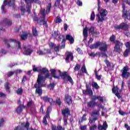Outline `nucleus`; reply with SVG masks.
I'll return each instance as SVG.
<instances>
[{
    "mask_svg": "<svg viewBox=\"0 0 130 130\" xmlns=\"http://www.w3.org/2000/svg\"><path fill=\"white\" fill-rule=\"evenodd\" d=\"M32 34L33 36H35V37H36L38 36V31L37 30V29L34 26L32 27Z\"/></svg>",
    "mask_w": 130,
    "mask_h": 130,
    "instance_id": "nucleus-25",
    "label": "nucleus"
},
{
    "mask_svg": "<svg viewBox=\"0 0 130 130\" xmlns=\"http://www.w3.org/2000/svg\"><path fill=\"white\" fill-rule=\"evenodd\" d=\"M47 118H50V116H47V115H46L43 117L42 122L43 124H44V125H47V124H48V123L47 122Z\"/></svg>",
    "mask_w": 130,
    "mask_h": 130,
    "instance_id": "nucleus-26",
    "label": "nucleus"
},
{
    "mask_svg": "<svg viewBox=\"0 0 130 130\" xmlns=\"http://www.w3.org/2000/svg\"><path fill=\"white\" fill-rule=\"evenodd\" d=\"M122 18L124 19L125 21H126V20H128L129 21L130 20V12L128 14V11H127V10H125V5L122 4Z\"/></svg>",
    "mask_w": 130,
    "mask_h": 130,
    "instance_id": "nucleus-10",
    "label": "nucleus"
},
{
    "mask_svg": "<svg viewBox=\"0 0 130 130\" xmlns=\"http://www.w3.org/2000/svg\"><path fill=\"white\" fill-rule=\"evenodd\" d=\"M86 116L87 115L84 114L81 117V119L79 120V124H81L83 121H86V120H87V118H86Z\"/></svg>",
    "mask_w": 130,
    "mask_h": 130,
    "instance_id": "nucleus-30",
    "label": "nucleus"
},
{
    "mask_svg": "<svg viewBox=\"0 0 130 130\" xmlns=\"http://www.w3.org/2000/svg\"><path fill=\"white\" fill-rule=\"evenodd\" d=\"M95 77L96 78V79L99 81H100V80H101L102 77L100 75H98V72H97V71L95 72Z\"/></svg>",
    "mask_w": 130,
    "mask_h": 130,
    "instance_id": "nucleus-52",
    "label": "nucleus"
},
{
    "mask_svg": "<svg viewBox=\"0 0 130 130\" xmlns=\"http://www.w3.org/2000/svg\"><path fill=\"white\" fill-rule=\"evenodd\" d=\"M126 48H128V49H130V43L129 42H127L125 44Z\"/></svg>",
    "mask_w": 130,
    "mask_h": 130,
    "instance_id": "nucleus-64",
    "label": "nucleus"
},
{
    "mask_svg": "<svg viewBox=\"0 0 130 130\" xmlns=\"http://www.w3.org/2000/svg\"><path fill=\"white\" fill-rule=\"evenodd\" d=\"M80 69H81V64L77 63L74 69V73L78 72V71H80Z\"/></svg>",
    "mask_w": 130,
    "mask_h": 130,
    "instance_id": "nucleus-33",
    "label": "nucleus"
},
{
    "mask_svg": "<svg viewBox=\"0 0 130 130\" xmlns=\"http://www.w3.org/2000/svg\"><path fill=\"white\" fill-rule=\"evenodd\" d=\"M107 127H108V125L106 122H104L103 125H101V124H99L98 125V130H106L107 129Z\"/></svg>",
    "mask_w": 130,
    "mask_h": 130,
    "instance_id": "nucleus-20",
    "label": "nucleus"
},
{
    "mask_svg": "<svg viewBox=\"0 0 130 130\" xmlns=\"http://www.w3.org/2000/svg\"><path fill=\"white\" fill-rule=\"evenodd\" d=\"M21 125H24V127L27 129V130H29V126H30V123L29 122L26 121L25 124V123H21Z\"/></svg>",
    "mask_w": 130,
    "mask_h": 130,
    "instance_id": "nucleus-37",
    "label": "nucleus"
},
{
    "mask_svg": "<svg viewBox=\"0 0 130 130\" xmlns=\"http://www.w3.org/2000/svg\"><path fill=\"white\" fill-rule=\"evenodd\" d=\"M59 5H60V0H57L54 4L55 7H59Z\"/></svg>",
    "mask_w": 130,
    "mask_h": 130,
    "instance_id": "nucleus-57",
    "label": "nucleus"
},
{
    "mask_svg": "<svg viewBox=\"0 0 130 130\" xmlns=\"http://www.w3.org/2000/svg\"><path fill=\"white\" fill-rule=\"evenodd\" d=\"M55 86V84L54 83V82H53L52 83H50L48 85V88H49L50 90L51 89L52 90L54 88Z\"/></svg>",
    "mask_w": 130,
    "mask_h": 130,
    "instance_id": "nucleus-43",
    "label": "nucleus"
},
{
    "mask_svg": "<svg viewBox=\"0 0 130 130\" xmlns=\"http://www.w3.org/2000/svg\"><path fill=\"white\" fill-rule=\"evenodd\" d=\"M15 0H9L7 1V0H4L3 2V5L1 6L2 13L3 14H6L7 11L5 9V7L7 5L8 7H12L13 9L16 11V4H15Z\"/></svg>",
    "mask_w": 130,
    "mask_h": 130,
    "instance_id": "nucleus-7",
    "label": "nucleus"
},
{
    "mask_svg": "<svg viewBox=\"0 0 130 130\" xmlns=\"http://www.w3.org/2000/svg\"><path fill=\"white\" fill-rule=\"evenodd\" d=\"M81 71L82 73H84V74H88V72H87V69L86 68V65L84 63L81 68Z\"/></svg>",
    "mask_w": 130,
    "mask_h": 130,
    "instance_id": "nucleus-32",
    "label": "nucleus"
},
{
    "mask_svg": "<svg viewBox=\"0 0 130 130\" xmlns=\"http://www.w3.org/2000/svg\"><path fill=\"white\" fill-rule=\"evenodd\" d=\"M37 53L39 54V55H45V52H43L42 50H39L37 52Z\"/></svg>",
    "mask_w": 130,
    "mask_h": 130,
    "instance_id": "nucleus-56",
    "label": "nucleus"
},
{
    "mask_svg": "<svg viewBox=\"0 0 130 130\" xmlns=\"http://www.w3.org/2000/svg\"><path fill=\"white\" fill-rule=\"evenodd\" d=\"M4 42H5V44L7 47L8 48H10L11 47V43H13V45H16V43H17V41L14 39H4Z\"/></svg>",
    "mask_w": 130,
    "mask_h": 130,
    "instance_id": "nucleus-15",
    "label": "nucleus"
},
{
    "mask_svg": "<svg viewBox=\"0 0 130 130\" xmlns=\"http://www.w3.org/2000/svg\"><path fill=\"white\" fill-rule=\"evenodd\" d=\"M129 70V68H128V67L125 66L121 70V73H122L121 77L124 79H128V77H129L130 73L128 72Z\"/></svg>",
    "mask_w": 130,
    "mask_h": 130,
    "instance_id": "nucleus-11",
    "label": "nucleus"
},
{
    "mask_svg": "<svg viewBox=\"0 0 130 130\" xmlns=\"http://www.w3.org/2000/svg\"><path fill=\"white\" fill-rule=\"evenodd\" d=\"M48 45L50 47V48H53L54 47V46H55V45L54 44V43H52V42H50L49 44H48Z\"/></svg>",
    "mask_w": 130,
    "mask_h": 130,
    "instance_id": "nucleus-58",
    "label": "nucleus"
},
{
    "mask_svg": "<svg viewBox=\"0 0 130 130\" xmlns=\"http://www.w3.org/2000/svg\"><path fill=\"white\" fill-rule=\"evenodd\" d=\"M85 87L86 89L82 91L83 94H84V95H88L90 98H91V97L93 96V91L92 89H91V87H90L89 84H86Z\"/></svg>",
    "mask_w": 130,
    "mask_h": 130,
    "instance_id": "nucleus-13",
    "label": "nucleus"
},
{
    "mask_svg": "<svg viewBox=\"0 0 130 130\" xmlns=\"http://www.w3.org/2000/svg\"><path fill=\"white\" fill-rule=\"evenodd\" d=\"M114 28L115 30H123L124 31H127L128 30V24L125 22L121 23L119 25H115Z\"/></svg>",
    "mask_w": 130,
    "mask_h": 130,
    "instance_id": "nucleus-9",
    "label": "nucleus"
},
{
    "mask_svg": "<svg viewBox=\"0 0 130 130\" xmlns=\"http://www.w3.org/2000/svg\"><path fill=\"white\" fill-rule=\"evenodd\" d=\"M97 129V125L94 124L93 125L89 127V130H96Z\"/></svg>",
    "mask_w": 130,
    "mask_h": 130,
    "instance_id": "nucleus-51",
    "label": "nucleus"
},
{
    "mask_svg": "<svg viewBox=\"0 0 130 130\" xmlns=\"http://www.w3.org/2000/svg\"><path fill=\"white\" fill-rule=\"evenodd\" d=\"M39 73H40V74H46L47 73H49V71L46 68H43L39 70Z\"/></svg>",
    "mask_w": 130,
    "mask_h": 130,
    "instance_id": "nucleus-31",
    "label": "nucleus"
},
{
    "mask_svg": "<svg viewBox=\"0 0 130 130\" xmlns=\"http://www.w3.org/2000/svg\"><path fill=\"white\" fill-rule=\"evenodd\" d=\"M99 111H94L92 112L91 116L95 120H98V118H99Z\"/></svg>",
    "mask_w": 130,
    "mask_h": 130,
    "instance_id": "nucleus-21",
    "label": "nucleus"
},
{
    "mask_svg": "<svg viewBox=\"0 0 130 130\" xmlns=\"http://www.w3.org/2000/svg\"><path fill=\"white\" fill-rule=\"evenodd\" d=\"M54 51L57 52V51H59V47L58 46H54L53 47Z\"/></svg>",
    "mask_w": 130,
    "mask_h": 130,
    "instance_id": "nucleus-62",
    "label": "nucleus"
},
{
    "mask_svg": "<svg viewBox=\"0 0 130 130\" xmlns=\"http://www.w3.org/2000/svg\"><path fill=\"white\" fill-rule=\"evenodd\" d=\"M88 32L89 34H91V35H98V32H97V31H95V28H94V26H91L88 29Z\"/></svg>",
    "mask_w": 130,
    "mask_h": 130,
    "instance_id": "nucleus-23",
    "label": "nucleus"
},
{
    "mask_svg": "<svg viewBox=\"0 0 130 130\" xmlns=\"http://www.w3.org/2000/svg\"><path fill=\"white\" fill-rule=\"evenodd\" d=\"M10 86H11V84L9 82H6L5 84V88L7 91V92H10Z\"/></svg>",
    "mask_w": 130,
    "mask_h": 130,
    "instance_id": "nucleus-35",
    "label": "nucleus"
},
{
    "mask_svg": "<svg viewBox=\"0 0 130 130\" xmlns=\"http://www.w3.org/2000/svg\"><path fill=\"white\" fill-rule=\"evenodd\" d=\"M41 99L43 100L45 103H49L50 104H51L52 102L54 103H55V102L53 101V99L52 98H49L48 96H41Z\"/></svg>",
    "mask_w": 130,
    "mask_h": 130,
    "instance_id": "nucleus-18",
    "label": "nucleus"
},
{
    "mask_svg": "<svg viewBox=\"0 0 130 130\" xmlns=\"http://www.w3.org/2000/svg\"><path fill=\"white\" fill-rule=\"evenodd\" d=\"M91 101L87 102V106L89 108H94L97 104L96 101L97 100H99L102 103L104 102V100L103 99V96H98L96 95H92L90 97Z\"/></svg>",
    "mask_w": 130,
    "mask_h": 130,
    "instance_id": "nucleus-6",
    "label": "nucleus"
},
{
    "mask_svg": "<svg viewBox=\"0 0 130 130\" xmlns=\"http://www.w3.org/2000/svg\"><path fill=\"white\" fill-rule=\"evenodd\" d=\"M40 14L42 15L40 18H38L37 16L35 15L32 19L34 22H37L38 24L40 26H45L46 28H48V25L47 24V21L45 20L46 17V14H45V9H41L40 11Z\"/></svg>",
    "mask_w": 130,
    "mask_h": 130,
    "instance_id": "nucleus-3",
    "label": "nucleus"
},
{
    "mask_svg": "<svg viewBox=\"0 0 130 130\" xmlns=\"http://www.w3.org/2000/svg\"><path fill=\"white\" fill-rule=\"evenodd\" d=\"M90 20L91 21H94V20H95V12H94V11H92L91 12V14L90 15Z\"/></svg>",
    "mask_w": 130,
    "mask_h": 130,
    "instance_id": "nucleus-49",
    "label": "nucleus"
},
{
    "mask_svg": "<svg viewBox=\"0 0 130 130\" xmlns=\"http://www.w3.org/2000/svg\"><path fill=\"white\" fill-rule=\"evenodd\" d=\"M23 108H25V106L20 104L19 106L17 108V113H21L23 111Z\"/></svg>",
    "mask_w": 130,
    "mask_h": 130,
    "instance_id": "nucleus-29",
    "label": "nucleus"
},
{
    "mask_svg": "<svg viewBox=\"0 0 130 130\" xmlns=\"http://www.w3.org/2000/svg\"><path fill=\"white\" fill-rule=\"evenodd\" d=\"M96 120H95L94 118L89 119V123H90V124H92V123H94Z\"/></svg>",
    "mask_w": 130,
    "mask_h": 130,
    "instance_id": "nucleus-60",
    "label": "nucleus"
},
{
    "mask_svg": "<svg viewBox=\"0 0 130 130\" xmlns=\"http://www.w3.org/2000/svg\"><path fill=\"white\" fill-rule=\"evenodd\" d=\"M23 48L24 50L23 52L24 55H31L33 53V50L31 48V46L30 45H24L23 46Z\"/></svg>",
    "mask_w": 130,
    "mask_h": 130,
    "instance_id": "nucleus-14",
    "label": "nucleus"
},
{
    "mask_svg": "<svg viewBox=\"0 0 130 130\" xmlns=\"http://www.w3.org/2000/svg\"><path fill=\"white\" fill-rule=\"evenodd\" d=\"M61 22H62V20L60 19V17L59 16H57L55 20V23L59 24V23H61Z\"/></svg>",
    "mask_w": 130,
    "mask_h": 130,
    "instance_id": "nucleus-46",
    "label": "nucleus"
},
{
    "mask_svg": "<svg viewBox=\"0 0 130 130\" xmlns=\"http://www.w3.org/2000/svg\"><path fill=\"white\" fill-rule=\"evenodd\" d=\"M51 72V74L52 75V77L54 79H59L60 77H61V79L63 80L64 83H68V82H70L72 85H74V81L73 80V78L69 74L68 72H61L60 70H58V72L59 73V76L56 75V70L55 69H51L50 70Z\"/></svg>",
    "mask_w": 130,
    "mask_h": 130,
    "instance_id": "nucleus-1",
    "label": "nucleus"
},
{
    "mask_svg": "<svg viewBox=\"0 0 130 130\" xmlns=\"http://www.w3.org/2000/svg\"><path fill=\"white\" fill-rule=\"evenodd\" d=\"M30 7H31V4H30V5L28 4L26 7V11L28 13V14H31V10L30 9Z\"/></svg>",
    "mask_w": 130,
    "mask_h": 130,
    "instance_id": "nucleus-48",
    "label": "nucleus"
},
{
    "mask_svg": "<svg viewBox=\"0 0 130 130\" xmlns=\"http://www.w3.org/2000/svg\"><path fill=\"white\" fill-rule=\"evenodd\" d=\"M80 128L81 130H86V129H87V125H84L83 126H80Z\"/></svg>",
    "mask_w": 130,
    "mask_h": 130,
    "instance_id": "nucleus-63",
    "label": "nucleus"
},
{
    "mask_svg": "<svg viewBox=\"0 0 130 130\" xmlns=\"http://www.w3.org/2000/svg\"><path fill=\"white\" fill-rule=\"evenodd\" d=\"M61 49H62L66 48V39H62L61 42Z\"/></svg>",
    "mask_w": 130,
    "mask_h": 130,
    "instance_id": "nucleus-45",
    "label": "nucleus"
},
{
    "mask_svg": "<svg viewBox=\"0 0 130 130\" xmlns=\"http://www.w3.org/2000/svg\"><path fill=\"white\" fill-rule=\"evenodd\" d=\"M5 124V120L4 119V118H2L0 119V127L1 126H3Z\"/></svg>",
    "mask_w": 130,
    "mask_h": 130,
    "instance_id": "nucleus-54",
    "label": "nucleus"
},
{
    "mask_svg": "<svg viewBox=\"0 0 130 130\" xmlns=\"http://www.w3.org/2000/svg\"><path fill=\"white\" fill-rule=\"evenodd\" d=\"M55 102L56 104H57L59 106L61 105V101L60 100V98H57Z\"/></svg>",
    "mask_w": 130,
    "mask_h": 130,
    "instance_id": "nucleus-41",
    "label": "nucleus"
},
{
    "mask_svg": "<svg viewBox=\"0 0 130 130\" xmlns=\"http://www.w3.org/2000/svg\"><path fill=\"white\" fill-rule=\"evenodd\" d=\"M65 61L67 63L70 62V58L71 61H74V53L72 52L67 51L65 53Z\"/></svg>",
    "mask_w": 130,
    "mask_h": 130,
    "instance_id": "nucleus-12",
    "label": "nucleus"
},
{
    "mask_svg": "<svg viewBox=\"0 0 130 130\" xmlns=\"http://www.w3.org/2000/svg\"><path fill=\"white\" fill-rule=\"evenodd\" d=\"M130 52L129 49H126L123 53V56L127 57L128 56V53Z\"/></svg>",
    "mask_w": 130,
    "mask_h": 130,
    "instance_id": "nucleus-40",
    "label": "nucleus"
},
{
    "mask_svg": "<svg viewBox=\"0 0 130 130\" xmlns=\"http://www.w3.org/2000/svg\"><path fill=\"white\" fill-rule=\"evenodd\" d=\"M92 87L93 88H94V89H96V90H98V89H100V86L98 85L97 82H93L92 83Z\"/></svg>",
    "mask_w": 130,
    "mask_h": 130,
    "instance_id": "nucleus-38",
    "label": "nucleus"
},
{
    "mask_svg": "<svg viewBox=\"0 0 130 130\" xmlns=\"http://www.w3.org/2000/svg\"><path fill=\"white\" fill-rule=\"evenodd\" d=\"M51 9V3H49L46 8V14H49L50 13V10Z\"/></svg>",
    "mask_w": 130,
    "mask_h": 130,
    "instance_id": "nucleus-36",
    "label": "nucleus"
},
{
    "mask_svg": "<svg viewBox=\"0 0 130 130\" xmlns=\"http://www.w3.org/2000/svg\"><path fill=\"white\" fill-rule=\"evenodd\" d=\"M52 36L55 39H56V38H57V36H58V32L54 31V34L52 35Z\"/></svg>",
    "mask_w": 130,
    "mask_h": 130,
    "instance_id": "nucleus-55",
    "label": "nucleus"
},
{
    "mask_svg": "<svg viewBox=\"0 0 130 130\" xmlns=\"http://www.w3.org/2000/svg\"><path fill=\"white\" fill-rule=\"evenodd\" d=\"M34 104V103L33 102V101L32 100H30L28 102L27 104V107H31L32 105Z\"/></svg>",
    "mask_w": 130,
    "mask_h": 130,
    "instance_id": "nucleus-47",
    "label": "nucleus"
},
{
    "mask_svg": "<svg viewBox=\"0 0 130 130\" xmlns=\"http://www.w3.org/2000/svg\"><path fill=\"white\" fill-rule=\"evenodd\" d=\"M28 35H31V34H29V33H24L22 35H21L20 36V39L21 40H23V41H25V40H26L27 38H28Z\"/></svg>",
    "mask_w": 130,
    "mask_h": 130,
    "instance_id": "nucleus-24",
    "label": "nucleus"
},
{
    "mask_svg": "<svg viewBox=\"0 0 130 130\" xmlns=\"http://www.w3.org/2000/svg\"><path fill=\"white\" fill-rule=\"evenodd\" d=\"M112 91L114 94H115V93H117V92H118V87H117V86L115 87V86L113 85Z\"/></svg>",
    "mask_w": 130,
    "mask_h": 130,
    "instance_id": "nucleus-39",
    "label": "nucleus"
},
{
    "mask_svg": "<svg viewBox=\"0 0 130 130\" xmlns=\"http://www.w3.org/2000/svg\"><path fill=\"white\" fill-rule=\"evenodd\" d=\"M15 74V72L10 71L7 74L8 77H12Z\"/></svg>",
    "mask_w": 130,
    "mask_h": 130,
    "instance_id": "nucleus-61",
    "label": "nucleus"
},
{
    "mask_svg": "<svg viewBox=\"0 0 130 130\" xmlns=\"http://www.w3.org/2000/svg\"><path fill=\"white\" fill-rule=\"evenodd\" d=\"M45 82V78L44 77L42 76L41 74H39L37 80V83L35 84L34 87L36 88V94H38L39 96H41L42 95V87H43V84L42 83Z\"/></svg>",
    "mask_w": 130,
    "mask_h": 130,
    "instance_id": "nucleus-4",
    "label": "nucleus"
},
{
    "mask_svg": "<svg viewBox=\"0 0 130 130\" xmlns=\"http://www.w3.org/2000/svg\"><path fill=\"white\" fill-rule=\"evenodd\" d=\"M2 25L4 26H11L13 22L12 20L7 18H5L1 22Z\"/></svg>",
    "mask_w": 130,
    "mask_h": 130,
    "instance_id": "nucleus-19",
    "label": "nucleus"
},
{
    "mask_svg": "<svg viewBox=\"0 0 130 130\" xmlns=\"http://www.w3.org/2000/svg\"><path fill=\"white\" fill-rule=\"evenodd\" d=\"M51 106H52V104H50V106L48 107L46 112V115L48 116H50L49 114L50 112H51V110H52V108L51 107Z\"/></svg>",
    "mask_w": 130,
    "mask_h": 130,
    "instance_id": "nucleus-27",
    "label": "nucleus"
},
{
    "mask_svg": "<svg viewBox=\"0 0 130 130\" xmlns=\"http://www.w3.org/2000/svg\"><path fill=\"white\" fill-rule=\"evenodd\" d=\"M61 39H66V38H64V36L61 35L58 37V41H61Z\"/></svg>",
    "mask_w": 130,
    "mask_h": 130,
    "instance_id": "nucleus-59",
    "label": "nucleus"
},
{
    "mask_svg": "<svg viewBox=\"0 0 130 130\" xmlns=\"http://www.w3.org/2000/svg\"><path fill=\"white\" fill-rule=\"evenodd\" d=\"M65 39L66 41L68 40V41L70 42V44H74V42H75V39H74L73 36H71L70 35H67Z\"/></svg>",
    "mask_w": 130,
    "mask_h": 130,
    "instance_id": "nucleus-22",
    "label": "nucleus"
},
{
    "mask_svg": "<svg viewBox=\"0 0 130 130\" xmlns=\"http://www.w3.org/2000/svg\"><path fill=\"white\" fill-rule=\"evenodd\" d=\"M83 36H88V27L86 26L83 31Z\"/></svg>",
    "mask_w": 130,
    "mask_h": 130,
    "instance_id": "nucleus-44",
    "label": "nucleus"
},
{
    "mask_svg": "<svg viewBox=\"0 0 130 130\" xmlns=\"http://www.w3.org/2000/svg\"><path fill=\"white\" fill-rule=\"evenodd\" d=\"M64 102L65 103H67L68 105H71V104L73 103V99H72V96L69 95V94H65Z\"/></svg>",
    "mask_w": 130,
    "mask_h": 130,
    "instance_id": "nucleus-17",
    "label": "nucleus"
},
{
    "mask_svg": "<svg viewBox=\"0 0 130 130\" xmlns=\"http://www.w3.org/2000/svg\"><path fill=\"white\" fill-rule=\"evenodd\" d=\"M104 62H105L106 64L107 65V68L108 69L111 68V66H113V67H114V65H113V63H111L109 62V60L106 59L104 60Z\"/></svg>",
    "mask_w": 130,
    "mask_h": 130,
    "instance_id": "nucleus-28",
    "label": "nucleus"
},
{
    "mask_svg": "<svg viewBox=\"0 0 130 130\" xmlns=\"http://www.w3.org/2000/svg\"><path fill=\"white\" fill-rule=\"evenodd\" d=\"M61 114L63 115V117H69L71 115V111L69 108H65L61 111Z\"/></svg>",
    "mask_w": 130,
    "mask_h": 130,
    "instance_id": "nucleus-16",
    "label": "nucleus"
},
{
    "mask_svg": "<svg viewBox=\"0 0 130 130\" xmlns=\"http://www.w3.org/2000/svg\"><path fill=\"white\" fill-rule=\"evenodd\" d=\"M98 47H99V50H100V51H102V57H103L104 56H105L106 58H107V57H108V56H107V54H106V53H104L107 52V50L108 49V46L107 45V43H106V42H97L89 46V48L90 49H97Z\"/></svg>",
    "mask_w": 130,
    "mask_h": 130,
    "instance_id": "nucleus-2",
    "label": "nucleus"
},
{
    "mask_svg": "<svg viewBox=\"0 0 130 130\" xmlns=\"http://www.w3.org/2000/svg\"><path fill=\"white\" fill-rule=\"evenodd\" d=\"M101 4V2L100 0H98V11L100 12V14H96L98 23H102L103 21H105V18L107 16V14H108L106 9H101V7H100Z\"/></svg>",
    "mask_w": 130,
    "mask_h": 130,
    "instance_id": "nucleus-5",
    "label": "nucleus"
},
{
    "mask_svg": "<svg viewBox=\"0 0 130 130\" xmlns=\"http://www.w3.org/2000/svg\"><path fill=\"white\" fill-rule=\"evenodd\" d=\"M32 70L35 72H38V73H39V67H36L35 65H34L32 67Z\"/></svg>",
    "mask_w": 130,
    "mask_h": 130,
    "instance_id": "nucleus-50",
    "label": "nucleus"
},
{
    "mask_svg": "<svg viewBox=\"0 0 130 130\" xmlns=\"http://www.w3.org/2000/svg\"><path fill=\"white\" fill-rule=\"evenodd\" d=\"M114 44H115V46L114 49L116 52H118V53H120L121 51H122V47L123 46V43L119 41L118 40H116L114 42Z\"/></svg>",
    "mask_w": 130,
    "mask_h": 130,
    "instance_id": "nucleus-8",
    "label": "nucleus"
},
{
    "mask_svg": "<svg viewBox=\"0 0 130 130\" xmlns=\"http://www.w3.org/2000/svg\"><path fill=\"white\" fill-rule=\"evenodd\" d=\"M44 50L46 52H45V54H49L51 53V51L49 49H44Z\"/></svg>",
    "mask_w": 130,
    "mask_h": 130,
    "instance_id": "nucleus-53",
    "label": "nucleus"
},
{
    "mask_svg": "<svg viewBox=\"0 0 130 130\" xmlns=\"http://www.w3.org/2000/svg\"><path fill=\"white\" fill-rule=\"evenodd\" d=\"M17 95H19L20 96L23 95V88L22 87H20L17 89Z\"/></svg>",
    "mask_w": 130,
    "mask_h": 130,
    "instance_id": "nucleus-34",
    "label": "nucleus"
},
{
    "mask_svg": "<svg viewBox=\"0 0 130 130\" xmlns=\"http://www.w3.org/2000/svg\"><path fill=\"white\" fill-rule=\"evenodd\" d=\"M116 40H115V36L114 35H112L110 37V41H111V42H113V43H114V42H115Z\"/></svg>",
    "mask_w": 130,
    "mask_h": 130,
    "instance_id": "nucleus-42",
    "label": "nucleus"
}]
</instances>
